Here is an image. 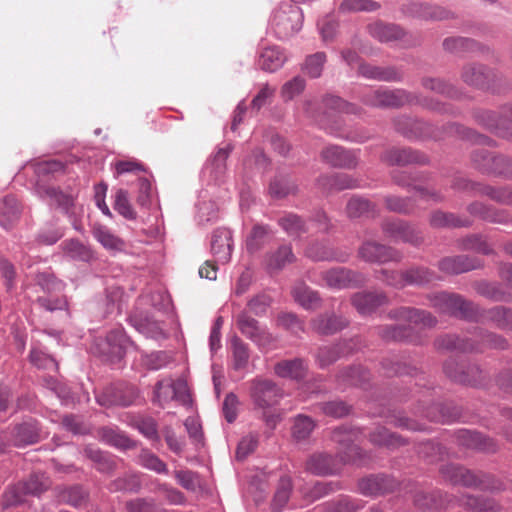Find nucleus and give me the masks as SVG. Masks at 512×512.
Here are the masks:
<instances>
[{
  "instance_id": "nucleus-32",
  "label": "nucleus",
  "mask_w": 512,
  "mask_h": 512,
  "mask_svg": "<svg viewBox=\"0 0 512 512\" xmlns=\"http://www.w3.org/2000/svg\"><path fill=\"white\" fill-rule=\"evenodd\" d=\"M295 301L304 309L314 310L320 307L321 298L317 291L312 290L305 283H298L292 290Z\"/></svg>"
},
{
  "instance_id": "nucleus-15",
  "label": "nucleus",
  "mask_w": 512,
  "mask_h": 512,
  "mask_svg": "<svg viewBox=\"0 0 512 512\" xmlns=\"http://www.w3.org/2000/svg\"><path fill=\"white\" fill-rule=\"evenodd\" d=\"M322 160L334 167L352 169L358 164V156L340 146H327L321 152Z\"/></svg>"
},
{
  "instance_id": "nucleus-62",
  "label": "nucleus",
  "mask_w": 512,
  "mask_h": 512,
  "mask_svg": "<svg viewBox=\"0 0 512 512\" xmlns=\"http://www.w3.org/2000/svg\"><path fill=\"white\" fill-rule=\"evenodd\" d=\"M174 476L178 483L188 491H195L199 486V476L190 470H176Z\"/></svg>"
},
{
  "instance_id": "nucleus-17",
  "label": "nucleus",
  "mask_w": 512,
  "mask_h": 512,
  "mask_svg": "<svg viewBox=\"0 0 512 512\" xmlns=\"http://www.w3.org/2000/svg\"><path fill=\"white\" fill-rule=\"evenodd\" d=\"M397 486L394 479L384 475H371L359 482V490L366 496H379L391 492Z\"/></svg>"
},
{
  "instance_id": "nucleus-30",
  "label": "nucleus",
  "mask_w": 512,
  "mask_h": 512,
  "mask_svg": "<svg viewBox=\"0 0 512 512\" xmlns=\"http://www.w3.org/2000/svg\"><path fill=\"white\" fill-rule=\"evenodd\" d=\"M443 477L453 484H460L471 487L477 486L479 481L477 477L469 470L454 464H448L441 468Z\"/></svg>"
},
{
  "instance_id": "nucleus-39",
  "label": "nucleus",
  "mask_w": 512,
  "mask_h": 512,
  "mask_svg": "<svg viewBox=\"0 0 512 512\" xmlns=\"http://www.w3.org/2000/svg\"><path fill=\"white\" fill-rule=\"evenodd\" d=\"M430 224L432 227L435 228L467 227L471 224V221L467 218L462 219L460 217H457L452 213L436 211L432 213L430 217Z\"/></svg>"
},
{
  "instance_id": "nucleus-52",
  "label": "nucleus",
  "mask_w": 512,
  "mask_h": 512,
  "mask_svg": "<svg viewBox=\"0 0 512 512\" xmlns=\"http://www.w3.org/2000/svg\"><path fill=\"white\" fill-rule=\"evenodd\" d=\"M45 195L50 199L51 205H56L66 213L69 212V209L73 206V196L70 194L63 193L62 191L54 187L46 188Z\"/></svg>"
},
{
  "instance_id": "nucleus-59",
  "label": "nucleus",
  "mask_w": 512,
  "mask_h": 512,
  "mask_svg": "<svg viewBox=\"0 0 512 512\" xmlns=\"http://www.w3.org/2000/svg\"><path fill=\"white\" fill-rule=\"evenodd\" d=\"M277 325L294 334L304 331V323L293 313H280L277 317Z\"/></svg>"
},
{
  "instance_id": "nucleus-42",
  "label": "nucleus",
  "mask_w": 512,
  "mask_h": 512,
  "mask_svg": "<svg viewBox=\"0 0 512 512\" xmlns=\"http://www.w3.org/2000/svg\"><path fill=\"white\" fill-rule=\"evenodd\" d=\"M440 278L425 267H412L406 270L407 285H425Z\"/></svg>"
},
{
  "instance_id": "nucleus-5",
  "label": "nucleus",
  "mask_w": 512,
  "mask_h": 512,
  "mask_svg": "<svg viewBox=\"0 0 512 512\" xmlns=\"http://www.w3.org/2000/svg\"><path fill=\"white\" fill-rule=\"evenodd\" d=\"M176 400L187 404L190 400L187 382L182 378H164L158 381L153 391V402L164 406L168 402Z\"/></svg>"
},
{
  "instance_id": "nucleus-25",
  "label": "nucleus",
  "mask_w": 512,
  "mask_h": 512,
  "mask_svg": "<svg viewBox=\"0 0 512 512\" xmlns=\"http://www.w3.org/2000/svg\"><path fill=\"white\" fill-rule=\"evenodd\" d=\"M480 262L465 255L445 257L438 263L440 271L446 274H460L476 269Z\"/></svg>"
},
{
  "instance_id": "nucleus-3",
  "label": "nucleus",
  "mask_w": 512,
  "mask_h": 512,
  "mask_svg": "<svg viewBox=\"0 0 512 512\" xmlns=\"http://www.w3.org/2000/svg\"><path fill=\"white\" fill-rule=\"evenodd\" d=\"M437 346L447 350H459L462 352L482 351L483 348L504 349L507 341L500 335L492 332L481 334V343L475 344L469 339L460 338L456 335H445L437 340Z\"/></svg>"
},
{
  "instance_id": "nucleus-41",
  "label": "nucleus",
  "mask_w": 512,
  "mask_h": 512,
  "mask_svg": "<svg viewBox=\"0 0 512 512\" xmlns=\"http://www.w3.org/2000/svg\"><path fill=\"white\" fill-rule=\"evenodd\" d=\"M307 257L315 261L338 260L345 261L347 255H338L334 250L324 244L316 243L306 249Z\"/></svg>"
},
{
  "instance_id": "nucleus-22",
  "label": "nucleus",
  "mask_w": 512,
  "mask_h": 512,
  "mask_svg": "<svg viewBox=\"0 0 512 512\" xmlns=\"http://www.w3.org/2000/svg\"><path fill=\"white\" fill-rule=\"evenodd\" d=\"M128 340L121 330L111 331L105 341L100 344V353L112 361L120 360L124 354Z\"/></svg>"
},
{
  "instance_id": "nucleus-40",
  "label": "nucleus",
  "mask_w": 512,
  "mask_h": 512,
  "mask_svg": "<svg viewBox=\"0 0 512 512\" xmlns=\"http://www.w3.org/2000/svg\"><path fill=\"white\" fill-rule=\"evenodd\" d=\"M474 289L479 295L492 301L501 302L510 300V295L498 284L477 282L474 284Z\"/></svg>"
},
{
  "instance_id": "nucleus-56",
  "label": "nucleus",
  "mask_w": 512,
  "mask_h": 512,
  "mask_svg": "<svg viewBox=\"0 0 512 512\" xmlns=\"http://www.w3.org/2000/svg\"><path fill=\"white\" fill-rule=\"evenodd\" d=\"M232 353L235 369L244 368L249 359V352L247 345L238 337L232 341Z\"/></svg>"
},
{
  "instance_id": "nucleus-55",
  "label": "nucleus",
  "mask_w": 512,
  "mask_h": 512,
  "mask_svg": "<svg viewBox=\"0 0 512 512\" xmlns=\"http://www.w3.org/2000/svg\"><path fill=\"white\" fill-rule=\"evenodd\" d=\"M114 209L126 219H135L136 212L132 208L128 192L123 189H119L115 194Z\"/></svg>"
},
{
  "instance_id": "nucleus-57",
  "label": "nucleus",
  "mask_w": 512,
  "mask_h": 512,
  "mask_svg": "<svg viewBox=\"0 0 512 512\" xmlns=\"http://www.w3.org/2000/svg\"><path fill=\"white\" fill-rule=\"evenodd\" d=\"M102 439L107 442L108 444H111L113 446L122 448V449H129L133 447V442L130 440L127 436L124 434L113 430L105 428L101 432Z\"/></svg>"
},
{
  "instance_id": "nucleus-33",
  "label": "nucleus",
  "mask_w": 512,
  "mask_h": 512,
  "mask_svg": "<svg viewBox=\"0 0 512 512\" xmlns=\"http://www.w3.org/2000/svg\"><path fill=\"white\" fill-rule=\"evenodd\" d=\"M60 248L67 257L76 261L88 262L93 258L91 248L78 239H66Z\"/></svg>"
},
{
  "instance_id": "nucleus-51",
  "label": "nucleus",
  "mask_w": 512,
  "mask_h": 512,
  "mask_svg": "<svg viewBox=\"0 0 512 512\" xmlns=\"http://www.w3.org/2000/svg\"><path fill=\"white\" fill-rule=\"evenodd\" d=\"M443 47L447 51L459 53L475 51L478 49V44L474 40L468 38L452 37L444 40Z\"/></svg>"
},
{
  "instance_id": "nucleus-45",
  "label": "nucleus",
  "mask_w": 512,
  "mask_h": 512,
  "mask_svg": "<svg viewBox=\"0 0 512 512\" xmlns=\"http://www.w3.org/2000/svg\"><path fill=\"white\" fill-rule=\"evenodd\" d=\"M347 214L350 218L373 215L374 205L367 199L352 197L347 203Z\"/></svg>"
},
{
  "instance_id": "nucleus-49",
  "label": "nucleus",
  "mask_w": 512,
  "mask_h": 512,
  "mask_svg": "<svg viewBox=\"0 0 512 512\" xmlns=\"http://www.w3.org/2000/svg\"><path fill=\"white\" fill-rule=\"evenodd\" d=\"M469 212L472 215L478 216L486 221L502 223L505 221L504 215L491 207L485 206L482 203H472L468 207Z\"/></svg>"
},
{
  "instance_id": "nucleus-60",
  "label": "nucleus",
  "mask_w": 512,
  "mask_h": 512,
  "mask_svg": "<svg viewBox=\"0 0 512 512\" xmlns=\"http://www.w3.org/2000/svg\"><path fill=\"white\" fill-rule=\"evenodd\" d=\"M269 191L272 196L282 198L296 191L294 183L285 178L274 179L269 186Z\"/></svg>"
},
{
  "instance_id": "nucleus-38",
  "label": "nucleus",
  "mask_w": 512,
  "mask_h": 512,
  "mask_svg": "<svg viewBox=\"0 0 512 512\" xmlns=\"http://www.w3.org/2000/svg\"><path fill=\"white\" fill-rule=\"evenodd\" d=\"M294 258L292 248L288 245H282L275 252L267 255L266 265L270 271H278L286 264L293 262Z\"/></svg>"
},
{
  "instance_id": "nucleus-26",
  "label": "nucleus",
  "mask_w": 512,
  "mask_h": 512,
  "mask_svg": "<svg viewBox=\"0 0 512 512\" xmlns=\"http://www.w3.org/2000/svg\"><path fill=\"white\" fill-rule=\"evenodd\" d=\"M403 12L408 16L425 20H442L449 17V12L444 8L416 2L404 5Z\"/></svg>"
},
{
  "instance_id": "nucleus-31",
  "label": "nucleus",
  "mask_w": 512,
  "mask_h": 512,
  "mask_svg": "<svg viewBox=\"0 0 512 512\" xmlns=\"http://www.w3.org/2000/svg\"><path fill=\"white\" fill-rule=\"evenodd\" d=\"M274 371L279 377L300 380L307 373V365L299 358L282 360L275 365Z\"/></svg>"
},
{
  "instance_id": "nucleus-37",
  "label": "nucleus",
  "mask_w": 512,
  "mask_h": 512,
  "mask_svg": "<svg viewBox=\"0 0 512 512\" xmlns=\"http://www.w3.org/2000/svg\"><path fill=\"white\" fill-rule=\"evenodd\" d=\"M19 214L20 208L15 197L7 196L0 202V225L5 229L10 228L18 220Z\"/></svg>"
},
{
  "instance_id": "nucleus-16",
  "label": "nucleus",
  "mask_w": 512,
  "mask_h": 512,
  "mask_svg": "<svg viewBox=\"0 0 512 512\" xmlns=\"http://www.w3.org/2000/svg\"><path fill=\"white\" fill-rule=\"evenodd\" d=\"M381 160L388 165L404 166L408 164H425L427 157L410 148L397 149L393 148L387 150L382 156Z\"/></svg>"
},
{
  "instance_id": "nucleus-21",
  "label": "nucleus",
  "mask_w": 512,
  "mask_h": 512,
  "mask_svg": "<svg viewBox=\"0 0 512 512\" xmlns=\"http://www.w3.org/2000/svg\"><path fill=\"white\" fill-rule=\"evenodd\" d=\"M475 119L496 135L512 140V132L509 131L511 128L507 126L508 120L506 117H500L498 113L493 111H478L475 113Z\"/></svg>"
},
{
  "instance_id": "nucleus-61",
  "label": "nucleus",
  "mask_w": 512,
  "mask_h": 512,
  "mask_svg": "<svg viewBox=\"0 0 512 512\" xmlns=\"http://www.w3.org/2000/svg\"><path fill=\"white\" fill-rule=\"evenodd\" d=\"M379 334L385 340H404L410 335V328L404 325H390L380 328Z\"/></svg>"
},
{
  "instance_id": "nucleus-24",
  "label": "nucleus",
  "mask_w": 512,
  "mask_h": 512,
  "mask_svg": "<svg viewBox=\"0 0 512 512\" xmlns=\"http://www.w3.org/2000/svg\"><path fill=\"white\" fill-rule=\"evenodd\" d=\"M349 321L341 316L335 314H321L312 319L311 327L318 334L331 335L345 327H347Z\"/></svg>"
},
{
  "instance_id": "nucleus-19",
  "label": "nucleus",
  "mask_w": 512,
  "mask_h": 512,
  "mask_svg": "<svg viewBox=\"0 0 512 512\" xmlns=\"http://www.w3.org/2000/svg\"><path fill=\"white\" fill-rule=\"evenodd\" d=\"M444 372L452 380L463 384L478 385L483 380L482 371L477 365L469 366L465 371L462 366L448 361L444 364Z\"/></svg>"
},
{
  "instance_id": "nucleus-11",
  "label": "nucleus",
  "mask_w": 512,
  "mask_h": 512,
  "mask_svg": "<svg viewBox=\"0 0 512 512\" xmlns=\"http://www.w3.org/2000/svg\"><path fill=\"white\" fill-rule=\"evenodd\" d=\"M250 395L254 405L266 409L278 403L281 398L280 389L270 380H255L251 384Z\"/></svg>"
},
{
  "instance_id": "nucleus-63",
  "label": "nucleus",
  "mask_w": 512,
  "mask_h": 512,
  "mask_svg": "<svg viewBox=\"0 0 512 512\" xmlns=\"http://www.w3.org/2000/svg\"><path fill=\"white\" fill-rule=\"evenodd\" d=\"M326 61V56L322 52L307 57L304 70L312 78H317L321 75L322 67Z\"/></svg>"
},
{
  "instance_id": "nucleus-20",
  "label": "nucleus",
  "mask_w": 512,
  "mask_h": 512,
  "mask_svg": "<svg viewBox=\"0 0 512 512\" xmlns=\"http://www.w3.org/2000/svg\"><path fill=\"white\" fill-rule=\"evenodd\" d=\"M474 321L491 322L496 328L512 331V308L495 306L488 310H481L478 307V319Z\"/></svg>"
},
{
  "instance_id": "nucleus-29",
  "label": "nucleus",
  "mask_w": 512,
  "mask_h": 512,
  "mask_svg": "<svg viewBox=\"0 0 512 512\" xmlns=\"http://www.w3.org/2000/svg\"><path fill=\"white\" fill-rule=\"evenodd\" d=\"M286 61L284 52L277 46L264 48L258 58V66L266 72H275L280 69Z\"/></svg>"
},
{
  "instance_id": "nucleus-2",
  "label": "nucleus",
  "mask_w": 512,
  "mask_h": 512,
  "mask_svg": "<svg viewBox=\"0 0 512 512\" xmlns=\"http://www.w3.org/2000/svg\"><path fill=\"white\" fill-rule=\"evenodd\" d=\"M430 305L440 313L465 320L478 319V306L456 293L438 292L427 296Z\"/></svg>"
},
{
  "instance_id": "nucleus-48",
  "label": "nucleus",
  "mask_w": 512,
  "mask_h": 512,
  "mask_svg": "<svg viewBox=\"0 0 512 512\" xmlns=\"http://www.w3.org/2000/svg\"><path fill=\"white\" fill-rule=\"evenodd\" d=\"M87 498V494L79 486L65 488L58 493L60 503L69 504L74 507L81 506Z\"/></svg>"
},
{
  "instance_id": "nucleus-35",
  "label": "nucleus",
  "mask_w": 512,
  "mask_h": 512,
  "mask_svg": "<svg viewBox=\"0 0 512 512\" xmlns=\"http://www.w3.org/2000/svg\"><path fill=\"white\" fill-rule=\"evenodd\" d=\"M492 164L480 162L477 156L474 158V164L476 168L484 173H493L498 175H504L512 178V160L505 156H498L497 159H491Z\"/></svg>"
},
{
  "instance_id": "nucleus-1",
  "label": "nucleus",
  "mask_w": 512,
  "mask_h": 512,
  "mask_svg": "<svg viewBox=\"0 0 512 512\" xmlns=\"http://www.w3.org/2000/svg\"><path fill=\"white\" fill-rule=\"evenodd\" d=\"M332 438L341 446L339 458L324 453L312 455L307 461V470L317 475H329L338 473L342 464L345 463L356 465L367 463L361 449L353 444L356 440L355 431L341 427L334 430Z\"/></svg>"
},
{
  "instance_id": "nucleus-18",
  "label": "nucleus",
  "mask_w": 512,
  "mask_h": 512,
  "mask_svg": "<svg viewBox=\"0 0 512 512\" xmlns=\"http://www.w3.org/2000/svg\"><path fill=\"white\" fill-rule=\"evenodd\" d=\"M211 251L217 262H229L232 254V233L229 229L219 228L214 231L211 240Z\"/></svg>"
},
{
  "instance_id": "nucleus-36",
  "label": "nucleus",
  "mask_w": 512,
  "mask_h": 512,
  "mask_svg": "<svg viewBox=\"0 0 512 512\" xmlns=\"http://www.w3.org/2000/svg\"><path fill=\"white\" fill-rule=\"evenodd\" d=\"M94 238L106 249L120 251L124 247V242L111 230L101 224H95L92 228Z\"/></svg>"
},
{
  "instance_id": "nucleus-7",
  "label": "nucleus",
  "mask_w": 512,
  "mask_h": 512,
  "mask_svg": "<svg viewBox=\"0 0 512 512\" xmlns=\"http://www.w3.org/2000/svg\"><path fill=\"white\" fill-rule=\"evenodd\" d=\"M382 230L387 238L395 242L401 241L414 246L423 242L421 231L400 219L384 221L382 224Z\"/></svg>"
},
{
  "instance_id": "nucleus-4",
  "label": "nucleus",
  "mask_w": 512,
  "mask_h": 512,
  "mask_svg": "<svg viewBox=\"0 0 512 512\" xmlns=\"http://www.w3.org/2000/svg\"><path fill=\"white\" fill-rule=\"evenodd\" d=\"M303 23L301 9L293 4H281L273 13L271 25L281 39L288 38L297 33Z\"/></svg>"
},
{
  "instance_id": "nucleus-47",
  "label": "nucleus",
  "mask_w": 512,
  "mask_h": 512,
  "mask_svg": "<svg viewBox=\"0 0 512 512\" xmlns=\"http://www.w3.org/2000/svg\"><path fill=\"white\" fill-rule=\"evenodd\" d=\"M323 104L325 108L331 112H344L355 115L361 113V109L355 104L348 103L337 96H326L323 99Z\"/></svg>"
},
{
  "instance_id": "nucleus-23",
  "label": "nucleus",
  "mask_w": 512,
  "mask_h": 512,
  "mask_svg": "<svg viewBox=\"0 0 512 512\" xmlns=\"http://www.w3.org/2000/svg\"><path fill=\"white\" fill-rule=\"evenodd\" d=\"M395 127L400 133L408 138H438L431 125L420 120H413L405 117L397 120L395 122Z\"/></svg>"
},
{
  "instance_id": "nucleus-14",
  "label": "nucleus",
  "mask_w": 512,
  "mask_h": 512,
  "mask_svg": "<svg viewBox=\"0 0 512 512\" xmlns=\"http://www.w3.org/2000/svg\"><path fill=\"white\" fill-rule=\"evenodd\" d=\"M388 302V297L384 292H358L351 298L353 307L363 316L372 314L377 308L388 304Z\"/></svg>"
},
{
  "instance_id": "nucleus-43",
  "label": "nucleus",
  "mask_w": 512,
  "mask_h": 512,
  "mask_svg": "<svg viewBox=\"0 0 512 512\" xmlns=\"http://www.w3.org/2000/svg\"><path fill=\"white\" fill-rule=\"evenodd\" d=\"M370 440L376 445H384L388 447H398L405 443L401 436L389 432L388 429L384 427H379L371 433Z\"/></svg>"
},
{
  "instance_id": "nucleus-10",
  "label": "nucleus",
  "mask_w": 512,
  "mask_h": 512,
  "mask_svg": "<svg viewBox=\"0 0 512 512\" xmlns=\"http://www.w3.org/2000/svg\"><path fill=\"white\" fill-rule=\"evenodd\" d=\"M324 285L332 289H345L363 285L364 275L344 267H336L322 273Z\"/></svg>"
},
{
  "instance_id": "nucleus-46",
  "label": "nucleus",
  "mask_w": 512,
  "mask_h": 512,
  "mask_svg": "<svg viewBox=\"0 0 512 512\" xmlns=\"http://www.w3.org/2000/svg\"><path fill=\"white\" fill-rule=\"evenodd\" d=\"M315 428L314 421L304 415H298L292 426V436L296 441L306 440Z\"/></svg>"
},
{
  "instance_id": "nucleus-9",
  "label": "nucleus",
  "mask_w": 512,
  "mask_h": 512,
  "mask_svg": "<svg viewBox=\"0 0 512 512\" xmlns=\"http://www.w3.org/2000/svg\"><path fill=\"white\" fill-rule=\"evenodd\" d=\"M358 256L366 262L379 264L399 262L403 257L395 248L374 241L364 242L359 247Z\"/></svg>"
},
{
  "instance_id": "nucleus-13",
  "label": "nucleus",
  "mask_w": 512,
  "mask_h": 512,
  "mask_svg": "<svg viewBox=\"0 0 512 512\" xmlns=\"http://www.w3.org/2000/svg\"><path fill=\"white\" fill-rule=\"evenodd\" d=\"M389 318L407 322L415 327L431 328L437 323L436 318L426 310L413 307H398L388 313Z\"/></svg>"
},
{
  "instance_id": "nucleus-58",
  "label": "nucleus",
  "mask_w": 512,
  "mask_h": 512,
  "mask_svg": "<svg viewBox=\"0 0 512 512\" xmlns=\"http://www.w3.org/2000/svg\"><path fill=\"white\" fill-rule=\"evenodd\" d=\"M291 480L289 477H282L279 486L273 498V506L276 510H281L289 500L291 491Z\"/></svg>"
},
{
  "instance_id": "nucleus-54",
  "label": "nucleus",
  "mask_w": 512,
  "mask_h": 512,
  "mask_svg": "<svg viewBox=\"0 0 512 512\" xmlns=\"http://www.w3.org/2000/svg\"><path fill=\"white\" fill-rule=\"evenodd\" d=\"M448 130L449 134L457 135L462 139H466L478 144L490 145V140L486 136L478 134L475 131L459 124L449 125Z\"/></svg>"
},
{
  "instance_id": "nucleus-44",
  "label": "nucleus",
  "mask_w": 512,
  "mask_h": 512,
  "mask_svg": "<svg viewBox=\"0 0 512 512\" xmlns=\"http://www.w3.org/2000/svg\"><path fill=\"white\" fill-rule=\"evenodd\" d=\"M320 184L323 187L328 186L329 189L344 190L352 189L358 186L357 180L351 178L347 174H335L332 176L322 177Z\"/></svg>"
},
{
  "instance_id": "nucleus-12",
  "label": "nucleus",
  "mask_w": 512,
  "mask_h": 512,
  "mask_svg": "<svg viewBox=\"0 0 512 512\" xmlns=\"http://www.w3.org/2000/svg\"><path fill=\"white\" fill-rule=\"evenodd\" d=\"M236 324L245 337L259 346L266 347L274 342L273 336L246 312H242L237 316Z\"/></svg>"
},
{
  "instance_id": "nucleus-6",
  "label": "nucleus",
  "mask_w": 512,
  "mask_h": 512,
  "mask_svg": "<svg viewBox=\"0 0 512 512\" xmlns=\"http://www.w3.org/2000/svg\"><path fill=\"white\" fill-rule=\"evenodd\" d=\"M362 102L372 107H399L406 103L419 102L418 99L402 89L368 90L362 95Z\"/></svg>"
},
{
  "instance_id": "nucleus-8",
  "label": "nucleus",
  "mask_w": 512,
  "mask_h": 512,
  "mask_svg": "<svg viewBox=\"0 0 512 512\" xmlns=\"http://www.w3.org/2000/svg\"><path fill=\"white\" fill-rule=\"evenodd\" d=\"M462 80L470 85L481 89H491L497 91L499 89L498 81L501 77L480 64H469L465 66L461 74Z\"/></svg>"
},
{
  "instance_id": "nucleus-64",
  "label": "nucleus",
  "mask_w": 512,
  "mask_h": 512,
  "mask_svg": "<svg viewBox=\"0 0 512 512\" xmlns=\"http://www.w3.org/2000/svg\"><path fill=\"white\" fill-rule=\"evenodd\" d=\"M340 355L339 348L334 345L322 346L318 349L316 359L320 367L334 363Z\"/></svg>"
},
{
  "instance_id": "nucleus-50",
  "label": "nucleus",
  "mask_w": 512,
  "mask_h": 512,
  "mask_svg": "<svg viewBox=\"0 0 512 512\" xmlns=\"http://www.w3.org/2000/svg\"><path fill=\"white\" fill-rule=\"evenodd\" d=\"M376 278L383 281L385 284L397 289L407 286L406 283V270H387L381 269L377 272Z\"/></svg>"
},
{
  "instance_id": "nucleus-34",
  "label": "nucleus",
  "mask_w": 512,
  "mask_h": 512,
  "mask_svg": "<svg viewBox=\"0 0 512 512\" xmlns=\"http://www.w3.org/2000/svg\"><path fill=\"white\" fill-rule=\"evenodd\" d=\"M368 30L372 37L381 42L398 40L404 35V31L399 26L381 22L370 24Z\"/></svg>"
},
{
  "instance_id": "nucleus-27",
  "label": "nucleus",
  "mask_w": 512,
  "mask_h": 512,
  "mask_svg": "<svg viewBox=\"0 0 512 512\" xmlns=\"http://www.w3.org/2000/svg\"><path fill=\"white\" fill-rule=\"evenodd\" d=\"M358 73L367 78L377 81H399L402 73L394 67H379L367 63L358 64Z\"/></svg>"
},
{
  "instance_id": "nucleus-28",
  "label": "nucleus",
  "mask_w": 512,
  "mask_h": 512,
  "mask_svg": "<svg viewBox=\"0 0 512 512\" xmlns=\"http://www.w3.org/2000/svg\"><path fill=\"white\" fill-rule=\"evenodd\" d=\"M39 438L38 423L35 420H28L13 429L11 442L15 446H24L36 443Z\"/></svg>"
},
{
  "instance_id": "nucleus-53",
  "label": "nucleus",
  "mask_w": 512,
  "mask_h": 512,
  "mask_svg": "<svg viewBox=\"0 0 512 512\" xmlns=\"http://www.w3.org/2000/svg\"><path fill=\"white\" fill-rule=\"evenodd\" d=\"M279 224L291 236H300L308 231L302 219L295 214H288L280 218Z\"/></svg>"
}]
</instances>
